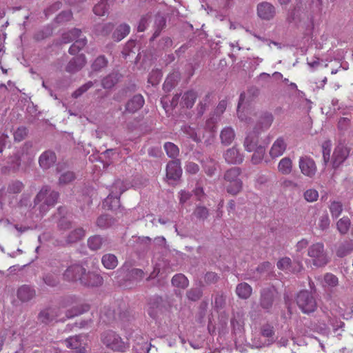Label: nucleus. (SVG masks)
I'll return each instance as SVG.
<instances>
[{
  "label": "nucleus",
  "instance_id": "obj_1",
  "mask_svg": "<svg viewBox=\"0 0 353 353\" xmlns=\"http://www.w3.org/2000/svg\"><path fill=\"white\" fill-rule=\"evenodd\" d=\"M59 196V193L50 187H42L34 199V212L32 214L37 217L43 216L56 205Z\"/></svg>",
  "mask_w": 353,
  "mask_h": 353
},
{
  "label": "nucleus",
  "instance_id": "obj_2",
  "mask_svg": "<svg viewBox=\"0 0 353 353\" xmlns=\"http://www.w3.org/2000/svg\"><path fill=\"white\" fill-rule=\"evenodd\" d=\"M259 132L253 130L252 132L246 136L243 142L245 150L249 152H254L251 159L254 164L260 163L263 159L265 152V147L259 143Z\"/></svg>",
  "mask_w": 353,
  "mask_h": 353
},
{
  "label": "nucleus",
  "instance_id": "obj_3",
  "mask_svg": "<svg viewBox=\"0 0 353 353\" xmlns=\"http://www.w3.org/2000/svg\"><path fill=\"white\" fill-rule=\"evenodd\" d=\"M34 157V152L32 148V144L26 143L14 157L9 159L8 161L9 169L15 171L23 165L26 166L30 163Z\"/></svg>",
  "mask_w": 353,
  "mask_h": 353
},
{
  "label": "nucleus",
  "instance_id": "obj_4",
  "mask_svg": "<svg viewBox=\"0 0 353 353\" xmlns=\"http://www.w3.org/2000/svg\"><path fill=\"white\" fill-rule=\"evenodd\" d=\"M241 169L239 167H232L228 169L224 174V186L226 192L231 195H236L243 188V182L239 178Z\"/></svg>",
  "mask_w": 353,
  "mask_h": 353
},
{
  "label": "nucleus",
  "instance_id": "obj_5",
  "mask_svg": "<svg viewBox=\"0 0 353 353\" xmlns=\"http://www.w3.org/2000/svg\"><path fill=\"white\" fill-rule=\"evenodd\" d=\"M61 41L63 43L74 42L69 48L70 54H76L87 44V39L83 35L80 29L73 28L62 34Z\"/></svg>",
  "mask_w": 353,
  "mask_h": 353
},
{
  "label": "nucleus",
  "instance_id": "obj_6",
  "mask_svg": "<svg viewBox=\"0 0 353 353\" xmlns=\"http://www.w3.org/2000/svg\"><path fill=\"white\" fill-rule=\"evenodd\" d=\"M307 256L311 258L312 264L317 268L324 267L330 261V257L324 244L321 242L310 245L307 249Z\"/></svg>",
  "mask_w": 353,
  "mask_h": 353
},
{
  "label": "nucleus",
  "instance_id": "obj_7",
  "mask_svg": "<svg viewBox=\"0 0 353 353\" xmlns=\"http://www.w3.org/2000/svg\"><path fill=\"white\" fill-rule=\"evenodd\" d=\"M129 188V184L123 181L117 180L112 185L109 195L103 201V206L110 210H114L119 207L120 195Z\"/></svg>",
  "mask_w": 353,
  "mask_h": 353
},
{
  "label": "nucleus",
  "instance_id": "obj_8",
  "mask_svg": "<svg viewBox=\"0 0 353 353\" xmlns=\"http://www.w3.org/2000/svg\"><path fill=\"white\" fill-rule=\"evenodd\" d=\"M296 303L304 314H311L317 309L316 300L312 293L308 290L300 291L296 296Z\"/></svg>",
  "mask_w": 353,
  "mask_h": 353
},
{
  "label": "nucleus",
  "instance_id": "obj_9",
  "mask_svg": "<svg viewBox=\"0 0 353 353\" xmlns=\"http://www.w3.org/2000/svg\"><path fill=\"white\" fill-rule=\"evenodd\" d=\"M278 298L279 293L274 287L263 288L260 291L259 305L266 312L269 313Z\"/></svg>",
  "mask_w": 353,
  "mask_h": 353
},
{
  "label": "nucleus",
  "instance_id": "obj_10",
  "mask_svg": "<svg viewBox=\"0 0 353 353\" xmlns=\"http://www.w3.org/2000/svg\"><path fill=\"white\" fill-rule=\"evenodd\" d=\"M101 340L103 344L114 351L123 352L125 350L124 342L114 332L107 331L103 332Z\"/></svg>",
  "mask_w": 353,
  "mask_h": 353
},
{
  "label": "nucleus",
  "instance_id": "obj_11",
  "mask_svg": "<svg viewBox=\"0 0 353 353\" xmlns=\"http://www.w3.org/2000/svg\"><path fill=\"white\" fill-rule=\"evenodd\" d=\"M257 16L263 21H270L276 14L275 6L268 1H262L256 7Z\"/></svg>",
  "mask_w": 353,
  "mask_h": 353
},
{
  "label": "nucleus",
  "instance_id": "obj_12",
  "mask_svg": "<svg viewBox=\"0 0 353 353\" xmlns=\"http://www.w3.org/2000/svg\"><path fill=\"white\" fill-rule=\"evenodd\" d=\"M350 150L343 144L337 145L333 152L332 157V164L334 169L339 168L348 157Z\"/></svg>",
  "mask_w": 353,
  "mask_h": 353
},
{
  "label": "nucleus",
  "instance_id": "obj_13",
  "mask_svg": "<svg viewBox=\"0 0 353 353\" xmlns=\"http://www.w3.org/2000/svg\"><path fill=\"white\" fill-rule=\"evenodd\" d=\"M85 336L79 335L69 337L63 343L72 350L71 353H85Z\"/></svg>",
  "mask_w": 353,
  "mask_h": 353
},
{
  "label": "nucleus",
  "instance_id": "obj_14",
  "mask_svg": "<svg viewBox=\"0 0 353 353\" xmlns=\"http://www.w3.org/2000/svg\"><path fill=\"white\" fill-rule=\"evenodd\" d=\"M86 274L85 269L80 265L74 264L68 267L63 273V277L68 281H79L82 283V280Z\"/></svg>",
  "mask_w": 353,
  "mask_h": 353
},
{
  "label": "nucleus",
  "instance_id": "obj_15",
  "mask_svg": "<svg viewBox=\"0 0 353 353\" xmlns=\"http://www.w3.org/2000/svg\"><path fill=\"white\" fill-rule=\"evenodd\" d=\"M299 166L301 173L308 177H313L317 170L314 161L310 157H301L299 161Z\"/></svg>",
  "mask_w": 353,
  "mask_h": 353
},
{
  "label": "nucleus",
  "instance_id": "obj_16",
  "mask_svg": "<svg viewBox=\"0 0 353 353\" xmlns=\"http://www.w3.org/2000/svg\"><path fill=\"white\" fill-rule=\"evenodd\" d=\"M166 179L170 181H176L182 174L181 161L179 159L170 161L166 165Z\"/></svg>",
  "mask_w": 353,
  "mask_h": 353
},
{
  "label": "nucleus",
  "instance_id": "obj_17",
  "mask_svg": "<svg viewBox=\"0 0 353 353\" xmlns=\"http://www.w3.org/2000/svg\"><path fill=\"white\" fill-rule=\"evenodd\" d=\"M23 188L22 182L15 181L11 182L6 192L3 191V199L8 200L10 205H14L16 199V195L21 192Z\"/></svg>",
  "mask_w": 353,
  "mask_h": 353
},
{
  "label": "nucleus",
  "instance_id": "obj_18",
  "mask_svg": "<svg viewBox=\"0 0 353 353\" xmlns=\"http://www.w3.org/2000/svg\"><path fill=\"white\" fill-rule=\"evenodd\" d=\"M223 158L228 164L238 165L243 163L244 156L238 148L233 146L223 153Z\"/></svg>",
  "mask_w": 353,
  "mask_h": 353
},
{
  "label": "nucleus",
  "instance_id": "obj_19",
  "mask_svg": "<svg viewBox=\"0 0 353 353\" xmlns=\"http://www.w3.org/2000/svg\"><path fill=\"white\" fill-rule=\"evenodd\" d=\"M216 122V121L214 116L210 117L206 121L205 127L203 128V132L205 131L206 133L204 144L207 146L212 145L214 141Z\"/></svg>",
  "mask_w": 353,
  "mask_h": 353
},
{
  "label": "nucleus",
  "instance_id": "obj_20",
  "mask_svg": "<svg viewBox=\"0 0 353 353\" xmlns=\"http://www.w3.org/2000/svg\"><path fill=\"white\" fill-rule=\"evenodd\" d=\"M181 130L185 133L190 139H192L196 143L201 142V141L205 139V134L203 132L202 128H193L190 125H185L181 128Z\"/></svg>",
  "mask_w": 353,
  "mask_h": 353
},
{
  "label": "nucleus",
  "instance_id": "obj_21",
  "mask_svg": "<svg viewBox=\"0 0 353 353\" xmlns=\"http://www.w3.org/2000/svg\"><path fill=\"white\" fill-rule=\"evenodd\" d=\"M287 148V142L283 137H279L273 143L270 150V155L272 158L279 157L284 153Z\"/></svg>",
  "mask_w": 353,
  "mask_h": 353
},
{
  "label": "nucleus",
  "instance_id": "obj_22",
  "mask_svg": "<svg viewBox=\"0 0 353 353\" xmlns=\"http://www.w3.org/2000/svg\"><path fill=\"white\" fill-rule=\"evenodd\" d=\"M59 310L49 308L41 311L39 314V320L43 323H48L53 320L63 321V318L59 317Z\"/></svg>",
  "mask_w": 353,
  "mask_h": 353
},
{
  "label": "nucleus",
  "instance_id": "obj_23",
  "mask_svg": "<svg viewBox=\"0 0 353 353\" xmlns=\"http://www.w3.org/2000/svg\"><path fill=\"white\" fill-rule=\"evenodd\" d=\"M86 63V58L84 54H80L69 61L66 66V71L70 73H75L84 67Z\"/></svg>",
  "mask_w": 353,
  "mask_h": 353
},
{
  "label": "nucleus",
  "instance_id": "obj_24",
  "mask_svg": "<svg viewBox=\"0 0 353 353\" xmlns=\"http://www.w3.org/2000/svg\"><path fill=\"white\" fill-rule=\"evenodd\" d=\"M56 159L55 153L48 150L41 154L39 159V163L42 169L47 170L55 163Z\"/></svg>",
  "mask_w": 353,
  "mask_h": 353
},
{
  "label": "nucleus",
  "instance_id": "obj_25",
  "mask_svg": "<svg viewBox=\"0 0 353 353\" xmlns=\"http://www.w3.org/2000/svg\"><path fill=\"white\" fill-rule=\"evenodd\" d=\"M286 22L289 24H294L299 27L301 23V10L299 6H294L293 8L290 9L286 15Z\"/></svg>",
  "mask_w": 353,
  "mask_h": 353
},
{
  "label": "nucleus",
  "instance_id": "obj_26",
  "mask_svg": "<svg viewBox=\"0 0 353 353\" xmlns=\"http://www.w3.org/2000/svg\"><path fill=\"white\" fill-rule=\"evenodd\" d=\"M274 120V117L271 113L265 112L260 117L258 123L254 128V130L259 132L269 128Z\"/></svg>",
  "mask_w": 353,
  "mask_h": 353
},
{
  "label": "nucleus",
  "instance_id": "obj_27",
  "mask_svg": "<svg viewBox=\"0 0 353 353\" xmlns=\"http://www.w3.org/2000/svg\"><path fill=\"white\" fill-rule=\"evenodd\" d=\"M103 278L99 274L94 272H88L82 280V283L87 286H99L103 283Z\"/></svg>",
  "mask_w": 353,
  "mask_h": 353
},
{
  "label": "nucleus",
  "instance_id": "obj_28",
  "mask_svg": "<svg viewBox=\"0 0 353 353\" xmlns=\"http://www.w3.org/2000/svg\"><path fill=\"white\" fill-rule=\"evenodd\" d=\"M144 99L142 95H134L126 104L125 110L129 112L134 113L143 107Z\"/></svg>",
  "mask_w": 353,
  "mask_h": 353
},
{
  "label": "nucleus",
  "instance_id": "obj_29",
  "mask_svg": "<svg viewBox=\"0 0 353 353\" xmlns=\"http://www.w3.org/2000/svg\"><path fill=\"white\" fill-rule=\"evenodd\" d=\"M35 295V290L28 285L21 286L17 290V297L21 301H28Z\"/></svg>",
  "mask_w": 353,
  "mask_h": 353
},
{
  "label": "nucleus",
  "instance_id": "obj_30",
  "mask_svg": "<svg viewBox=\"0 0 353 353\" xmlns=\"http://www.w3.org/2000/svg\"><path fill=\"white\" fill-rule=\"evenodd\" d=\"M152 345L148 342V339H144L143 336L138 337L134 341L133 349L137 353H148Z\"/></svg>",
  "mask_w": 353,
  "mask_h": 353
},
{
  "label": "nucleus",
  "instance_id": "obj_31",
  "mask_svg": "<svg viewBox=\"0 0 353 353\" xmlns=\"http://www.w3.org/2000/svg\"><path fill=\"white\" fill-rule=\"evenodd\" d=\"M235 138V132L231 127L224 128L220 133V139L222 145L228 146L230 145Z\"/></svg>",
  "mask_w": 353,
  "mask_h": 353
},
{
  "label": "nucleus",
  "instance_id": "obj_32",
  "mask_svg": "<svg viewBox=\"0 0 353 353\" xmlns=\"http://www.w3.org/2000/svg\"><path fill=\"white\" fill-rule=\"evenodd\" d=\"M236 293L241 299H248L252 293V287L247 283L243 282L236 285Z\"/></svg>",
  "mask_w": 353,
  "mask_h": 353
},
{
  "label": "nucleus",
  "instance_id": "obj_33",
  "mask_svg": "<svg viewBox=\"0 0 353 353\" xmlns=\"http://www.w3.org/2000/svg\"><path fill=\"white\" fill-rule=\"evenodd\" d=\"M130 30V26L122 23L116 28L113 32L112 38L116 41H120L129 34Z\"/></svg>",
  "mask_w": 353,
  "mask_h": 353
},
{
  "label": "nucleus",
  "instance_id": "obj_34",
  "mask_svg": "<svg viewBox=\"0 0 353 353\" xmlns=\"http://www.w3.org/2000/svg\"><path fill=\"white\" fill-rule=\"evenodd\" d=\"M106 239L99 235H94L88 239V246L92 250H98L106 242Z\"/></svg>",
  "mask_w": 353,
  "mask_h": 353
},
{
  "label": "nucleus",
  "instance_id": "obj_35",
  "mask_svg": "<svg viewBox=\"0 0 353 353\" xmlns=\"http://www.w3.org/2000/svg\"><path fill=\"white\" fill-rule=\"evenodd\" d=\"M101 263L105 268L113 270L118 265V259L113 254H105L101 258Z\"/></svg>",
  "mask_w": 353,
  "mask_h": 353
},
{
  "label": "nucleus",
  "instance_id": "obj_36",
  "mask_svg": "<svg viewBox=\"0 0 353 353\" xmlns=\"http://www.w3.org/2000/svg\"><path fill=\"white\" fill-rule=\"evenodd\" d=\"M84 236L85 231L83 228H76L70 232V233L68 234L66 237L65 242L67 243H76L78 241L81 240Z\"/></svg>",
  "mask_w": 353,
  "mask_h": 353
},
{
  "label": "nucleus",
  "instance_id": "obj_37",
  "mask_svg": "<svg viewBox=\"0 0 353 353\" xmlns=\"http://www.w3.org/2000/svg\"><path fill=\"white\" fill-rule=\"evenodd\" d=\"M172 284L174 287L185 289L189 285V281L187 277L181 273L175 274L172 279Z\"/></svg>",
  "mask_w": 353,
  "mask_h": 353
},
{
  "label": "nucleus",
  "instance_id": "obj_38",
  "mask_svg": "<svg viewBox=\"0 0 353 353\" xmlns=\"http://www.w3.org/2000/svg\"><path fill=\"white\" fill-rule=\"evenodd\" d=\"M205 173L210 177L214 176L216 172L217 163L212 159L208 158L202 161Z\"/></svg>",
  "mask_w": 353,
  "mask_h": 353
},
{
  "label": "nucleus",
  "instance_id": "obj_39",
  "mask_svg": "<svg viewBox=\"0 0 353 353\" xmlns=\"http://www.w3.org/2000/svg\"><path fill=\"white\" fill-rule=\"evenodd\" d=\"M279 171L283 174H289L292 170V162L289 157L283 158L278 165Z\"/></svg>",
  "mask_w": 353,
  "mask_h": 353
},
{
  "label": "nucleus",
  "instance_id": "obj_40",
  "mask_svg": "<svg viewBox=\"0 0 353 353\" xmlns=\"http://www.w3.org/2000/svg\"><path fill=\"white\" fill-rule=\"evenodd\" d=\"M163 148L166 154L171 159H177L179 154V147L172 142H165L163 145Z\"/></svg>",
  "mask_w": 353,
  "mask_h": 353
},
{
  "label": "nucleus",
  "instance_id": "obj_41",
  "mask_svg": "<svg viewBox=\"0 0 353 353\" xmlns=\"http://www.w3.org/2000/svg\"><path fill=\"white\" fill-rule=\"evenodd\" d=\"M353 250V242L345 241L341 243L336 250V255L339 257H344L352 252Z\"/></svg>",
  "mask_w": 353,
  "mask_h": 353
},
{
  "label": "nucleus",
  "instance_id": "obj_42",
  "mask_svg": "<svg viewBox=\"0 0 353 353\" xmlns=\"http://www.w3.org/2000/svg\"><path fill=\"white\" fill-rule=\"evenodd\" d=\"M119 77L117 73H111L101 81V85L104 89H110L118 82Z\"/></svg>",
  "mask_w": 353,
  "mask_h": 353
},
{
  "label": "nucleus",
  "instance_id": "obj_43",
  "mask_svg": "<svg viewBox=\"0 0 353 353\" xmlns=\"http://www.w3.org/2000/svg\"><path fill=\"white\" fill-rule=\"evenodd\" d=\"M143 276V272L140 269H132L128 274V279L132 282V285H125V287L132 288L134 284L141 280Z\"/></svg>",
  "mask_w": 353,
  "mask_h": 353
},
{
  "label": "nucleus",
  "instance_id": "obj_44",
  "mask_svg": "<svg viewBox=\"0 0 353 353\" xmlns=\"http://www.w3.org/2000/svg\"><path fill=\"white\" fill-rule=\"evenodd\" d=\"M197 97V94L195 92L190 90L188 91L182 97V100L184 105L187 108H191Z\"/></svg>",
  "mask_w": 353,
  "mask_h": 353
},
{
  "label": "nucleus",
  "instance_id": "obj_45",
  "mask_svg": "<svg viewBox=\"0 0 353 353\" xmlns=\"http://www.w3.org/2000/svg\"><path fill=\"white\" fill-rule=\"evenodd\" d=\"M350 225L351 221L347 216H343L336 223L337 229L339 232L342 234H345L348 232Z\"/></svg>",
  "mask_w": 353,
  "mask_h": 353
},
{
  "label": "nucleus",
  "instance_id": "obj_46",
  "mask_svg": "<svg viewBox=\"0 0 353 353\" xmlns=\"http://www.w3.org/2000/svg\"><path fill=\"white\" fill-rule=\"evenodd\" d=\"M329 209L332 216L336 219L340 216L343 211V205L340 201H332L330 202Z\"/></svg>",
  "mask_w": 353,
  "mask_h": 353
},
{
  "label": "nucleus",
  "instance_id": "obj_47",
  "mask_svg": "<svg viewBox=\"0 0 353 353\" xmlns=\"http://www.w3.org/2000/svg\"><path fill=\"white\" fill-rule=\"evenodd\" d=\"M90 309V305L86 303L81 304L79 307H77L73 308L72 310L68 311L66 314V317L68 319L74 317L75 316L81 314L87 311H88Z\"/></svg>",
  "mask_w": 353,
  "mask_h": 353
},
{
  "label": "nucleus",
  "instance_id": "obj_48",
  "mask_svg": "<svg viewBox=\"0 0 353 353\" xmlns=\"http://www.w3.org/2000/svg\"><path fill=\"white\" fill-rule=\"evenodd\" d=\"M260 334L262 336L267 338L265 340L274 339V327L268 323L264 324L261 327Z\"/></svg>",
  "mask_w": 353,
  "mask_h": 353
},
{
  "label": "nucleus",
  "instance_id": "obj_49",
  "mask_svg": "<svg viewBox=\"0 0 353 353\" xmlns=\"http://www.w3.org/2000/svg\"><path fill=\"white\" fill-rule=\"evenodd\" d=\"M193 215L195 216L196 219L204 221L209 216V210L205 206L198 205L194 209Z\"/></svg>",
  "mask_w": 353,
  "mask_h": 353
},
{
  "label": "nucleus",
  "instance_id": "obj_50",
  "mask_svg": "<svg viewBox=\"0 0 353 353\" xmlns=\"http://www.w3.org/2000/svg\"><path fill=\"white\" fill-rule=\"evenodd\" d=\"M179 75L177 74H172L169 75L163 83V89L165 91H170L177 83Z\"/></svg>",
  "mask_w": 353,
  "mask_h": 353
},
{
  "label": "nucleus",
  "instance_id": "obj_51",
  "mask_svg": "<svg viewBox=\"0 0 353 353\" xmlns=\"http://www.w3.org/2000/svg\"><path fill=\"white\" fill-rule=\"evenodd\" d=\"M188 299L192 301L199 300L203 296V290L200 288H191L186 292Z\"/></svg>",
  "mask_w": 353,
  "mask_h": 353
},
{
  "label": "nucleus",
  "instance_id": "obj_52",
  "mask_svg": "<svg viewBox=\"0 0 353 353\" xmlns=\"http://www.w3.org/2000/svg\"><path fill=\"white\" fill-rule=\"evenodd\" d=\"M107 1L102 0L94 7L93 11L96 15L104 16L107 13L108 9Z\"/></svg>",
  "mask_w": 353,
  "mask_h": 353
},
{
  "label": "nucleus",
  "instance_id": "obj_53",
  "mask_svg": "<svg viewBox=\"0 0 353 353\" xmlns=\"http://www.w3.org/2000/svg\"><path fill=\"white\" fill-rule=\"evenodd\" d=\"M226 296L223 292H217L214 297V307L216 310L222 309L225 305Z\"/></svg>",
  "mask_w": 353,
  "mask_h": 353
},
{
  "label": "nucleus",
  "instance_id": "obj_54",
  "mask_svg": "<svg viewBox=\"0 0 353 353\" xmlns=\"http://www.w3.org/2000/svg\"><path fill=\"white\" fill-rule=\"evenodd\" d=\"M113 223V221L109 215L105 214L100 216L97 221V225L101 229L107 228L111 226Z\"/></svg>",
  "mask_w": 353,
  "mask_h": 353
},
{
  "label": "nucleus",
  "instance_id": "obj_55",
  "mask_svg": "<svg viewBox=\"0 0 353 353\" xmlns=\"http://www.w3.org/2000/svg\"><path fill=\"white\" fill-rule=\"evenodd\" d=\"M210 103V94H208L205 96V97L203 99V100L199 103V104L197 107V114L199 117H201L204 114V112L206 110V108L208 107Z\"/></svg>",
  "mask_w": 353,
  "mask_h": 353
},
{
  "label": "nucleus",
  "instance_id": "obj_56",
  "mask_svg": "<svg viewBox=\"0 0 353 353\" xmlns=\"http://www.w3.org/2000/svg\"><path fill=\"white\" fill-rule=\"evenodd\" d=\"M108 64V60L104 56L98 57L92 65V68L94 70L98 71L101 69L106 67Z\"/></svg>",
  "mask_w": 353,
  "mask_h": 353
},
{
  "label": "nucleus",
  "instance_id": "obj_57",
  "mask_svg": "<svg viewBox=\"0 0 353 353\" xmlns=\"http://www.w3.org/2000/svg\"><path fill=\"white\" fill-rule=\"evenodd\" d=\"M75 179L74 172L66 171L63 172L59 176V183L64 185L70 183Z\"/></svg>",
  "mask_w": 353,
  "mask_h": 353
},
{
  "label": "nucleus",
  "instance_id": "obj_58",
  "mask_svg": "<svg viewBox=\"0 0 353 353\" xmlns=\"http://www.w3.org/2000/svg\"><path fill=\"white\" fill-rule=\"evenodd\" d=\"M43 281L49 286H55L59 283L57 274L48 273L43 276Z\"/></svg>",
  "mask_w": 353,
  "mask_h": 353
},
{
  "label": "nucleus",
  "instance_id": "obj_59",
  "mask_svg": "<svg viewBox=\"0 0 353 353\" xmlns=\"http://www.w3.org/2000/svg\"><path fill=\"white\" fill-rule=\"evenodd\" d=\"M94 83L92 81H88L81 87H79L77 90H76L72 93V97L74 98H78L80 96H81L84 92H85L87 90H88L90 88H91L93 86Z\"/></svg>",
  "mask_w": 353,
  "mask_h": 353
},
{
  "label": "nucleus",
  "instance_id": "obj_60",
  "mask_svg": "<svg viewBox=\"0 0 353 353\" xmlns=\"http://www.w3.org/2000/svg\"><path fill=\"white\" fill-rule=\"evenodd\" d=\"M292 261L289 257H283L277 262V268L281 270L291 271Z\"/></svg>",
  "mask_w": 353,
  "mask_h": 353
},
{
  "label": "nucleus",
  "instance_id": "obj_61",
  "mask_svg": "<svg viewBox=\"0 0 353 353\" xmlns=\"http://www.w3.org/2000/svg\"><path fill=\"white\" fill-rule=\"evenodd\" d=\"M274 339L265 340L264 341H262L260 339L254 338L252 340V343L256 348L260 349L271 345L274 343Z\"/></svg>",
  "mask_w": 353,
  "mask_h": 353
},
{
  "label": "nucleus",
  "instance_id": "obj_62",
  "mask_svg": "<svg viewBox=\"0 0 353 353\" xmlns=\"http://www.w3.org/2000/svg\"><path fill=\"white\" fill-rule=\"evenodd\" d=\"M219 280L218 274L213 272H208L204 276V281L208 285L214 284Z\"/></svg>",
  "mask_w": 353,
  "mask_h": 353
},
{
  "label": "nucleus",
  "instance_id": "obj_63",
  "mask_svg": "<svg viewBox=\"0 0 353 353\" xmlns=\"http://www.w3.org/2000/svg\"><path fill=\"white\" fill-rule=\"evenodd\" d=\"M324 281L330 287H336L339 283L338 278L332 273H326L324 275Z\"/></svg>",
  "mask_w": 353,
  "mask_h": 353
},
{
  "label": "nucleus",
  "instance_id": "obj_64",
  "mask_svg": "<svg viewBox=\"0 0 353 353\" xmlns=\"http://www.w3.org/2000/svg\"><path fill=\"white\" fill-rule=\"evenodd\" d=\"M319 197L318 192L314 189H309L304 192V198L308 202H314Z\"/></svg>",
  "mask_w": 353,
  "mask_h": 353
}]
</instances>
